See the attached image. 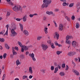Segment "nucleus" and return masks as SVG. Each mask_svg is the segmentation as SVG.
<instances>
[{
  "label": "nucleus",
  "instance_id": "nucleus-1",
  "mask_svg": "<svg viewBox=\"0 0 80 80\" xmlns=\"http://www.w3.org/2000/svg\"><path fill=\"white\" fill-rule=\"evenodd\" d=\"M43 3L41 7L43 8H47L48 7V4H50L52 2L51 0H43Z\"/></svg>",
  "mask_w": 80,
  "mask_h": 80
},
{
  "label": "nucleus",
  "instance_id": "nucleus-2",
  "mask_svg": "<svg viewBox=\"0 0 80 80\" xmlns=\"http://www.w3.org/2000/svg\"><path fill=\"white\" fill-rule=\"evenodd\" d=\"M12 9L14 12H18V11H22V8L21 6H20L19 8L17 6H15L14 7L12 8Z\"/></svg>",
  "mask_w": 80,
  "mask_h": 80
},
{
  "label": "nucleus",
  "instance_id": "nucleus-3",
  "mask_svg": "<svg viewBox=\"0 0 80 80\" xmlns=\"http://www.w3.org/2000/svg\"><path fill=\"white\" fill-rule=\"evenodd\" d=\"M11 32L12 33V34H11V36H12V37L16 36V35H17V33L16 32H15V31L13 29H12L11 30Z\"/></svg>",
  "mask_w": 80,
  "mask_h": 80
},
{
  "label": "nucleus",
  "instance_id": "nucleus-4",
  "mask_svg": "<svg viewBox=\"0 0 80 80\" xmlns=\"http://www.w3.org/2000/svg\"><path fill=\"white\" fill-rule=\"evenodd\" d=\"M42 47L43 50L45 51L48 48V46L47 45H45L43 44H42Z\"/></svg>",
  "mask_w": 80,
  "mask_h": 80
},
{
  "label": "nucleus",
  "instance_id": "nucleus-5",
  "mask_svg": "<svg viewBox=\"0 0 80 80\" xmlns=\"http://www.w3.org/2000/svg\"><path fill=\"white\" fill-rule=\"evenodd\" d=\"M75 53H76L75 52H70L68 53V55L69 56H72L74 55H75Z\"/></svg>",
  "mask_w": 80,
  "mask_h": 80
},
{
  "label": "nucleus",
  "instance_id": "nucleus-6",
  "mask_svg": "<svg viewBox=\"0 0 80 80\" xmlns=\"http://www.w3.org/2000/svg\"><path fill=\"white\" fill-rule=\"evenodd\" d=\"M63 25L62 24H60L59 28V29L60 31H62L63 30Z\"/></svg>",
  "mask_w": 80,
  "mask_h": 80
},
{
  "label": "nucleus",
  "instance_id": "nucleus-7",
  "mask_svg": "<svg viewBox=\"0 0 80 80\" xmlns=\"http://www.w3.org/2000/svg\"><path fill=\"white\" fill-rule=\"evenodd\" d=\"M12 51L13 55H15L17 54V52H15L14 47L12 48Z\"/></svg>",
  "mask_w": 80,
  "mask_h": 80
},
{
  "label": "nucleus",
  "instance_id": "nucleus-8",
  "mask_svg": "<svg viewBox=\"0 0 80 80\" xmlns=\"http://www.w3.org/2000/svg\"><path fill=\"white\" fill-rule=\"evenodd\" d=\"M72 44L73 47H75L77 46V42L75 41H72Z\"/></svg>",
  "mask_w": 80,
  "mask_h": 80
},
{
  "label": "nucleus",
  "instance_id": "nucleus-9",
  "mask_svg": "<svg viewBox=\"0 0 80 80\" xmlns=\"http://www.w3.org/2000/svg\"><path fill=\"white\" fill-rule=\"evenodd\" d=\"M55 35L57 38V40H58L59 38V34L58 32H55Z\"/></svg>",
  "mask_w": 80,
  "mask_h": 80
},
{
  "label": "nucleus",
  "instance_id": "nucleus-10",
  "mask_svg": "<svg viewBox=\"0 0 80 80\" xmlns=\"http://www.w3.org/2000/svg\"><path fill=\"white\" fill-rule=\"evenodd\" d=\"M23 33L25 35L27 36L29 35V33H28V31H27L26 30H24L23 32Z\"/></svg>",
  "mask_w": 80,
  "mask_h": 80
},
{
  "label": "nucleus",
  "instance_id": "nucleus-11",
  "mask_svg": "<svg viewBox=\"0 0 80 80\" xmlns=\"http://www.w3.org/2000/svg\"><path fill=\"white\" fill-rule=\"evenodd\" d=\"M72 72L74 73L75 75H79V72L77 70H73Z\"/></svg>",
  "mask_w": 80,
  "mask_h": 80
},
{
  "label": "nucleus",
  "instance_id": "nucleus-12",
  "mask_svg": "<svg viewBox=\"0 0 80 80\" xmlns=\"http://www.w3.org/2000/svg\"><path fill=\"white\" fill-rule=\"evenodd\" d=\"M58 68L59 69H60V68H61V66L59 65H58V67L55 68V70H58Z\"/></svg>",
  "mask_w": 80,
  "mask_h": 80
},
{
  "label": "nucleus",
  "instance_id": "nucleus-13",
  "mask_svg": "<svg viewBox=\"0 0 80 80\" xmlns=\"http://www.w3.org/2000/svg\"><path fill=\"white\" fill-rule=\"evenodd\" d=\"M46 14L48 15H51V14H53V12H52L47 11L46 12Z\"/></svg>",
  "mask_w": 80,
  "mask_h": 80
},
{
  "label": "nucleus",
  "instance_id": "nucleus-14",
  "mask_svg": "<svg viewBox=\"0 0 80 80\" xmlns=\"http://www.w3.org/2000/svg\"><path fill=\"white\" fill-rule=\"evenodd\" d=\"M59 75L61 76H62V77H63L65 75V73L63 72H61L59 73Z\"/></svg>",
  "mask_w": 80,
  "mask_h": 80
},
{
  "label": "nucleus",
  "instance_id": "nucleus-15",
  "mask_svg": "<svg viewBox=\"0 0 80 80\" xmlns=\"http://www.w3.org/2000/svg\"><path fill=\"white\" fill-rule=\"evenodd\" d=\"M18 44L19 45L20 47H23V45H22V44L20 42H18Z\"/></svg>",
  "mask_w": 80,
  "mask_h": 80
},
{
  "label": "nucleus",
  "instance_id": "nucleus-16",
  "mask_svg": "<svg viewBox=\"0 0 80 80\" xmlns=\"http://www.w3.org/2000/svg\"><path fill=\"white\" fill-rule=\"evenodd\" d=\"M5 47L6 49H9V48H10V47H8V44H6L5 45Z\"/></svg>",
  "mask_w": 80,
  "mask_h": 80
},
{
  "label": "nucleus",
  "instance_id": "nucleus-17",
  "mask_svg": "<svg viewBox=\"0 0 80 80\" xmlns=\"http://www.w3.org/2000/svg\"><path fill=\"white\" fill-rule=\"evenodd\" d=\"M29 56L31 57V58H33L34 57V54H33V53H32L31 54H30L29 55Z\"/></svg>",
  "mask_w": 80,
  "mask_h": 80
},
{
  "label": "nucleus",
  "instance_id": "nucleus-18",
  "mask_svg": "<svg viewBox=\"0 0 80 80\" xmlns=\"http://www.w3.org/2000/svg\"><path fill=\"white\" fill-rule=\"evenodd\" d=\"M80 25H79V24L78 23H76V28H79V26Z\"/></svg>",
  "mask_w": 80,
  "mask_h": 80
},
{
  "label": "nucleus",
  "instance_id": "nucleus-19",
  "mask_svg": "<svg viewBox=\"0 0 80 80\" xmlns=\"http://www.w3.org/2000/svg\"><path fill=\"white\" fill-rule=\"evenodd\" d=\"M26 16H24L23 18V22H25L27 20V18H26Z\"/></svg>",
  "mask_w": 80,
  "mask_h": 80
},
{
  "label": "nucleus",
  "instance_id": "nucleus-20",
  "mask_svg": "<svg viewBox=\"0 0 80 80\" xmlns=\"http://www.w3.org/2000/svg\"><path fill=\"white\" fill-rule=\"evenodd\" d=\"M19 25L20 27V28L22 30V31H23V25H22V24H20V23H19Z\"/></svg>",
  "mask_w": 80,
  "mask_h": 80
},
{
  "label": "nucleus",
  "instance_id": "nucleus-21",
  "mask_svg": "<svg viewBox=\"0 0 80 80\" xmlns=\"http://www.w3.org/2000/svg\"><path fill=\"white\" fill-rule=\"evenodd\" d=\"M16 64L18 66L19 64H20V62H19V60H18L16 61Z\"/></svg>",
  "mask_w": 80,
  "mask_h": 80
},
{
  "label": "nucleus",
  "instance_id": "nucleus-22",
  "mask_svg": "<svg viewBox=\"0 0 80 80\" xmlns=\"http://www.w3.org/2000/svg\"><path fill=\"white\" fill-rule=\"evenodd\" d=\"M0 42H5V39L3 38H0Z\"/></svg>",
  "mask_w": 80,
  "mask_h": 80
},
{
  "label": "nucleus",
  "instance_id": "nucleus-23",
  "mask_svg": "<svg viewBox=\"0 0 80 80\" xmlns=\"http://www.w3.org/2000/svg\"><path fill=\"white\" fill-rule=\"evenodd\" d=\"M62 5L63 6H66V5H68L69 4H68V3L63 2L62 4Z\"/></svg>",
  "mask_w": 80,
  "mask_h": 80
},
{
  "label": "nucleus",
  "instance_id": "nucleus-24",
  "mask_svg": "<svg viewBox=\"0 0 80 80\" xmlns=\"http://www.w3.org/2000/svg\"><path fill=\"white\" fill-rule=\"evenodd\" d=\"M24 50H27L28 49V47L27 46H25L24 47H23Z\"/></svg>",
  "mask_w": 80,
  "mask_h": 80
},
{
  "label": "nucleus",
  "instance_id": "nucleus-25",
  "mask_svg": "<svg viewBox=\"0 0 80 80\" xmlns=\"http://www.w3.org/2000/svg\"><path fill=\"white\" fill-rule=\"evenodd\" d=\"M27 78V79L28 78V77L27 76H23L22 77V79H24Z\"/></svg>",
  "mask_w": 80,
  "mask_h": 80
},
{
  "label": "nucleus",
  "instance_id": "nucleus-26",
  "mask_svg": "<svg viewBox=\"0 0 80 80\" xmlns=\"http://www.w3.org/2000/svg\"><path fill=\"white\" fill-rule=\"evenodd\" d=\"M73 6V3H71L69 4V7L70 8L72 7Z\"/></svg>",
  "mask_w": 80,
  "mask_h": 80
},
{
  "label": "nucleus",
  "instance_id": "nucleus-27",
  "mask_svg": "<svg viewBox=\"0 0 80 80\" xmlns=\"http://www.w3.org/2000/svg\"><path fill=\"white\" fill-rule=\"evenodd\" d=\"M6 56H7V53H4L3 55V58L5 59L6 58Z\"/></svg>",
  "mask_w": 80,
  "mask_h": 80
},
{
  "label": "nucleus",
  "instance_id": "nucleus-28",
  "mask_svg": "<svg viewBox=\"0 0 80 80\" xmlns=\"http://www.w3.org/2000/svg\"><path fill=\"white\" fill-rule=\"evenodd\" d=\"M20 58H24V55L23 54H21L20 55Z\"/></svg>",
  "mask_w": 80,
  "mask_h": 80
},
{
  "label": "nucleus",
  "instance_id": "nucleus-29",
  "mask_svg": "<svg viewBox=\"0 0 80 80\" xmlns=\"http://www.w3.org/2000/svg\"><path fill=\"white\" fill-rule=\"evenodd\" d=\"M66 42L67 43H68V44H70V41L68 40H67L66 41Z\"/></svg>",
  "mask_w": 80,
  "mask_h": 80
},
{
  "label": "nucleus",
  "instance_id": "nucleus-30",
  "mask_svg": "<svg viewBox=\"0 0 80 80\" xmlns=\"http://www.w3.org/2000/svg\"><path fill=\"white\" fill-rule=\"evenodd\" d=\"M80 2H78L76 4V7H78L79 6H80Z\"/></svg>",
  "mask_w": 80,
  "mask_h": 80
},
{
  "label": "nucleus",
  "instance_id": "nucleus-31",
  "mask_svg": "<svg viewBox=\"0 0 80 80\" xmlns=\"http://www.w3.org/2000/svg\"><path fill=\"white\" fill-rule=\"evenodd\" d=\"M7 16L8 17L10 15V12H8L7 13Z\"/></svg>",
  "mask_w": 80,
  "mask_h": 80
},
{
  "label": "nucleus",
  "instance_id": "nucleus-32",
  "mask_svg": "<svg viewBox=\"0 0 80 80\" xmlns=\"http://www.w3.org/2000/svg\"><path fill=\"white\" fill-rule=\"evenodd\" d=\"M62 52V51H57V55H60V54Z\"/></svg>",
  "mask_w": 80,
  "mask_h": 80
},
{
  "label": "nucleus",
  "instance_id": "nucleus-33",
  "mask_svg": "<svg viewBox=\"0 0 80 80\" xmlns=\"http://www.w3.org/2000/svg\"><path fill=\"white\" fill-rule=\"evenodd\" d=\"M54 68H55L54 66H51V70H54Z\"/></svg>",
  "mask_w": 80,
  "mask_h": 80
},
{
  "label": "nucleus",
  "instance_id": "nucleus-34",
  "mask_svg": "<svg viewBox=\"0 0 80 80\" xmlns=\"http://www.w3.org/2000/svg\"><path fill=\"white\" fill-rule=\"evenodd\" d=\"M42 38V37H38L37 38V40H40V39Z\"/></svg>",
  "mask_w": 80,
  "mask_h": 80
},
{
  "label": "nucleus",
  "instance_id": "nucleus-35",
  "mask_svg": "<svg viewBox=\"0 0 80 80\" xmlns=\"http://www.w3.org/2000/svg\"><path fill=\"white\" fill-rule=\"evenodd\" d=\"M51 47L53 49L55 48V46H54V45H53V43H52L51 45Z\"/></svg>",
  "mask_w": 80,
  "mask_h": 80
},
{
  "label": "nucleus",
  "instance_id": "nucleus-36",
  "mask_svg": "<svg viewBox=\"0 0 80 80\" xmlns=\"http://www.w3.org/2000/svg\"><path fill=\"white\" fill-rule=\"evenodd\" d=\"M66 40H69V36H67L66 37Z\"/></svg>",
  "mask_w": 80,
  "mask_h": 80
},
{
  "label": "nucleus",
  "instance_id": "nucleus-37",
  "mask_svg": "<svg viewBox=\"0 0 80 80\" xmlns=\"http://www.w3.org/2000/svg\"><path fill=\"white\" fill-rule=\"evenodd\" d=\"M22 20V19H20V18H17L16 19V20H17V21H18L19 22H20V21L21 20Z\"/></svg>",
  "mask_w": 80,
  "mask_h": 80
},
{
  "label": "nucleus",
  "instance_id": "nucleus-38",
  "mask_svg": "<svg viewBox=\"0 0 80 80\" xmlns=\"http://www.w3.org/2000/svg\"><path fill=\"white\" fill-rule=\"evenodd\" d=\"M80 7H79L77 8V12L78 13L79 12V10H80Z\"/></svg>",
  "mask_w": 80,
  "mask_h": 80
},
{
  "label": "nucleus",
  "instance_id": "nucleus-39",
  "mask_svg": "<svg viewBox=\"0 0 80 80\" xmlns=\"http://www.w3.org/2000/svg\"><path fill=\"white\" fill-rule=\"evenodd\" d=\"M14 48L15 50H17V51L18 50V48L17 47H15Z\"/></svg>",
  "mask_w": 80,
  "mask_h": 80
},
{
  "label": "nucleus",
  "instance_id": "nucleus-40",
  "mask_svg": "<svg viewBox=\"0 0 80 80\" xmlns=\"http://www.w3.org/2000/svg\"><path fill=\"white\" fill-rule=\"evenodd\" d=\"M65 67V64H62V68H64Z\"/></svg>",
  "mask_w": 80,
  "mask_h": 80
},
{
  "label": "nucleus",
  "instance_id": "nucleus-41",
  "mask_svg": "<svg viewBox=\"0 0 80 80\" xmlns=\"http://www.w3.org/2000/svg\"><path fill=\"white\" fill-rule=\"evenodd\" d=\"M68 70V66L67 65H66V70Z\"/></svg>",
  "mask_w": 80,
  "mask_h": 80
},
{
  "label": "nucleus",
  "instance_id": "nucleus-42",
  "mask_svg": "<svg viewBox=\"0 0 80 80\" xmlns=\"http://www.w3.org/2000/svg\"><path fill=\"white\" fill-rule=\"evenodd\" d=\"M30 17H31V18H32V17H33L34 16V15L33 14H30L29 15Z\"/></svg>",
  "mask_w": 80,
  "mask_h": 80
},
{
  "label": "nucleus",
  "instance_id": "nucleus-43",
  "mask_svg": "<svg viewBox=\"0 0 80 80\" xmlns=\"http://www.w3.org/2000/svg\"><path fill=\"white\" fill-rule=\"evenodd\" d=\"M55 45H56V46H58V44L57 43V42L56 41L55 42Z\"/></svg>",
  "mask_w": 80,
  "mask_h": 80
},
{
  "label": "nucleus",
  "instance_id": "nucleus-44",
  "mask_svg": "<svg viewBox=\"0 0 80 80\" xmlns=\"http://www.w3.org/2000/svg\"><path fill=\"white\" fill-rule=\"evenodd\" d=\"M71 18L72 20H75V16H72V17Z\"/></svg>",
  "mask_w": 80,
  "mask_h": 80
},
{
  "label": "nucleus",
  "instance_id": "nucleus-45",
  "mask_svg": "<svg viewBox=\"0 0 80 80\" xmlns=\"http://www.w3.org/2000/svg\"><path fill=\"white\" fill-rule=\"evenodd\" d=\"M32 60H33V61H35L36 60V59H35V57L32 58Z\"/></svg>",
  "mask_w": 80,
  "mask_h": 80
},
{
  "label": "nucleus",
  "instance_id": "nucleus-46",
  "mask_svg": "<svg viewBox=\"0 0 80 80\" xmlns=\"http://www.w3.org/2000/svg\"><path fill=\"white\" fill-rule=\"evenodd\" d=\"M6 27L7 28V30H8V25L7 24L6 26Z\"/></svg>",
  "mask_w": 80,
  "mask_h": 80
},
{
  "label": "nucleus",
  "instance_id": "nucleus-47",
  "mask_svg": "<svg viewBox=\"0 0 80 80\" xmlns=\"http://www.w3.org/2000/svg\"><path fill=\"white\" fill-rule=\"evenodd\" d=\"M8 30H7L6 31V33H5L6 34V35H8Z\"/></svg>",
  "mask_w": 80,
  "mask_h": 80
},
{
  "label": "nucleus",
  "instance_id": "nucleus-48",
  "mask_svg": "<svg viewBox=\"0 0 80 80\" xmlns=\"http://www.w3.org/2000/svg\"><path fill=\"white\" fill-rule=\"evenodd\" d=\"M46 19H47V17L45 16L43 18V20H45Z\"/></svg>",
  "mask_w": 80,
  "mask_h": 80
},
{
  "label": "nucleus",
  "instance_id": "nucleus-49",
  "mask_svg": "<svg viewBox=\"0 0 80 80\" xmlns=\"http://www.w3.org/2000/svg\"><path fill=\"white\" fill-rule=\"evenodd\" d=\"M21 52H24V49H23V48H22Z\"/></svg>",
  "mask_w": 80,
  "mask_h": 80
},
{
  "label": "nucleus",
  "instance_id": "nucleus-50",
  "mask_svg": "<svg viewBox=\"0 0 80 80\" xmlns=\"http://www.w3.org/2000/svg\"><path fill=\"white\" fill-rule=\"evenodd\" d=\"M32 67H30L29 68V70H32Z\"/></svg>",
  "mask_w": 80,
  "mask_h": 80
},
{
  "label": "nucleus",
  "instance_id": "nucleus-51",
  "mask_svg": "<svg viewBox=\"0 0 80 80\" xmlns=\"http://www.w3.org/2000/svg\"><path fill=\"white\" fill-rule=\"evenodd\" d=\"M58 10H59V9H55V11L56 12H58Z\"/></svg>",
  "mask_w": 80,
  "mask_h": 80
},
{
  "label": "nucleus",
  "instance_id": "nucleus-52",
  "mask_svg": "<svg viewBox=\"0 0 80 80\" xmlns=\"http://www.w3.org/2000/svg\"><path fill=\"white\" fill-rule=\"evenodd\" d=\"M67 20H68V21H70V18L68 17V18H67Z\"/></svg>",
  "mask_w": 80,
  "mask_h": 80
},
{
  "label": "nucleus",
  "instance_id": "nucleus-53",
  "mask_svg": "<svg viewBox=\"0 0 80 80\" xmlns=\"http://www.w3.org/2000/svg\"><path fill=\"white\" fill-rule=\"evenodd\" d=\"M32 75H30V76H29V78L31 79V78H32Z\"/></svg>",
  "mask_w": 80,
  "mask_h": 80
},
{
  "label": "nucleus",
  "instance_id": "nucleus-54",
  "mask_svg": "<svg viewBox=\"0 0 80 80\" xmlns=\"http://www.w3.org/2000/svg\"><path fill=\"white\" fill-rule=\"evenodd\" d=\"M29 72L30 73L32 74V73H33V71L32 70H29Z\"/></svg>",
  "mask_w": 80,
  "mask_h": 80
},
{
  "label": "nucleus",
  "instance_id": "nucleus-55",
  "mask_svg": "<svg viewBox=\"0 0 80 80\" xmlns=\"http://www.w3.org/2000/svg\"><path fill=\"white\" fill-rule=\"evenodd\" d=\"M44 31L45 33H48V32H47V30H46V29L44 30Z\"/></svg>",
  "mask_w": 80,
  "mask_h": 80
},
{
  "label": "nucleus",
  "instance_id": "nucleus-56",
  "mask_svg": "<svg viewBox=\"0 0 80 80\" xmlns=\"http://www.w3.org/2000/svg\"><path fill=\"white\" fill-rule=\"evenodd\" d=\"M0 58H1V59H2V58H3V56L2 55L0 56Z\"/></svg>",
  "mask_w": 80,
  "mask_h": 80
},
{
  "label": "nucleus",
  "instance_id": "nucleus-57",
  "mask_svg": "<svg viewBox=\"0 0 80 80\" xmlns=\"http://www.w3.org/2000/svg\"><path fill=\"white\" fill-rule=\"evenodd\" d=\"M14 72V71H12L11 72V75H12V73H13Z\"/></svg>",
  "mask_w": 80,
  "mask_h": 80
},
{
  "label": "nucleus",
  "instance_id": "nucleus-58",
  "mask_svg": "<svg viewBox=\"0 0 80 80\" xmlns=\"http://www.w3.org/2000/svg\"><path fill=\"white\" fill-rule=\"evenodd\" d=\"M3 78H5V74H4L3 76Z\"/></svg>",
  "mask_w": 80,
  "mask_h": 80
},
{
  "label": "nucleus",
  "instance_id": "nucleus-59",
  "mask_svg": "<svg viewBox=\"0 0 80 80\" xmlns=\"http://www.w3.org/2000/svg\"><path fill=\"white\" fill-rule=\"evenodd\" d=\"M10 57H11V58H13V55H11Z\"/></svg>",
  "mask_w": 80,
  "mask_h": 80
},
{
  "label": "nucleus",
  "instance_id": "nucleus-60",
  "mask_svg": "<svg viewBox=\"0 0 80 80\" xmlns=\"http://www.w3.org/2000/svg\"><path fill=\"white\" fill-rule=\"evenodd\" d=\"M41 72H42L43 73H45V71L44 70H43V71H41Z\"/></svg>",
  "mask_w": 80,
  "mask_h": 80
},
{
  "label": "nucleus",
  "instance_id": "nucleus-61",
  "mask_svg": "<svg viewBox=\"0 0 80 80\" xmlns=\"http://www.w3.org/2000/svg\"><path fill=\"white\" fill-rule=\"evenodd\" d=\"M3 31L0 32V34H2V35H3V33L2 32Z\"/></svg>",
  "mask_w": 80,
  "mask_h": 80
},
{
  "label": "nucleus",
  "instance_id": "nucleus-62",
  "mask_svg": "<svg viewBox=\"0 0 80 80\" xmlns=\"http://www.w3.org/2000/svg\"><path fill=\"white\" fill-rule=\"evenodd\" d=\"M69 39H70L71 38H72L73 37H72V36H69Z\"/></svg>",
  "mask_w": 80,
  "mask_h": 80
},
{
  "label": "nucleus",
  "instance_id": "nucleus-63",
  "mask_svg": "<svg viewBox=\"0 0 80 80\" xmlns=\"http://www.w3.org/2000/svg\"><path fill=\"white\" fill-rule=\"evenodd\" d=\"M14 80H19V79H18V78H17L15 79Z\"/></svg>",
  "mask_w": 80,
  "mask_h": 80
},
{
  "label": "nucleus",
  "instance_id": "nucleus-64",
  "mask_svg": "<svg viewBox=\"0 0 80 80\" xmlns=\"http://www.w3.org/2000/svg\"><path fill=\"white\" fill-rule=\"evenodd\" d=\"M55 27H57V23H55Z\"/></svg>",
  "mask_w": 80,
  "mask_h": 80
}]
</instances>
